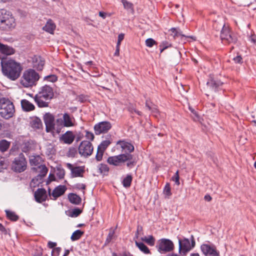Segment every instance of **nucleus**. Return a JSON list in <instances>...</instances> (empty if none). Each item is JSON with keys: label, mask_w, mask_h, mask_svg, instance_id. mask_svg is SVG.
Instances as JSON below:
<instances>
[{"label": "nucleus", "mask_w": 256, "mask_h": 256, "mask_svg": "<svg viewBox=\"0 0 256 256\" xmlns=\"http://www.w3.org/2000/svg\"><path fill=\"white\" fill-rule=\"evenodd\" d=\"M1 66L3 74L13 81L20 76L23 69L20 63L12 59L2 60Z\"/></svg>", "instance_id": "nucleus-1"}, {"label": "nucleus", "mask_w": 256, "mask_h": 256, "mask_svg": "<svg viewBox=\"0 0 256 256\" xmlns=\"http://www.w3.org/2000/svg\"><path fill=\"white\" fill-rule=\"evenodd\" d=\"M40 76L34 70L29 68L25 70L21 76L20 83L26 88H29L36 86L38 80Z\"/></svg>", "instance_id": "nucleus-2"}, {"label": "nucleus", "mask_w": 256, "mask_h": 256, "mask_svg": "<svg viewBox=\"0 0 256 256\" xmlns=\"http://www.w3.org/2000/svg\"><path fill=\"white\" fill-rule=\"evenodd\" d=\"M16 20L12 14L5 9L0 10V29L10 30L16 26Z\"/></svg>", "instance_id": "nucleus-3"}, {"label": "nucleus", "mask_w": 256, "mask_h": 256, "mask_svg": "<svg viewBox=\"0 0 256 256\" xmlns=\"http://www.w3.org/2000/svg\"><path fill=\"white\" fill-rule=\"evenodd\" d=\"M15 112L13 103L8 98H0V115L6 119L13 116Z\"/></svg>", "instance_id": "nucleus-4"}, {"label": "nucleus", "mask_w": 256, "mask_h": 256, "mask_svg": "<svg viewBox=\"0 0 256 256\" xmlns=\"http://www.w3.org/2000/svg\"><path fill=\"white\" fill-rule=\"evenodd\" d=\"M27 162L22 154H20L18 157L16 158L12 164V170L18 172L25 170Z\"/></svg>", "instance_id": "nucleus-5"}, {"label": "nucleus", "mask_w": 256, "mask_h": 256, "mask_svg": "<svg viewBox=\"0 0 256 256\" xmlns=\"http://www.w3.org/2000/svg\"><path fill=\"white\" fill-rule=\"evenodd\" d=\"M192 243H190V240L188 238H184L182 240H178L179 252L182 255H185L194 246L195 242L194 236H191Z\"/></svg>", "instance_id": "nucleus-6"}, {"label": "nucleus", "mask_w": 256, "mask_h": 256, "mask_svg": "<svg viewBox=\"0 0 256 256\" xmlns=\"http://www.w3.org/2000/svg\"><path fill=\"white\" fill-rule=\"evenodd\" d=\"M220 38L222 40L228 44L235 43L237 40L236 38L230 31L229 26L224 24L221 30Z\"/></svg>", "instance_id": "nucleus-7"}, {"label": "nucleus", "mask_w": 256, "mask_h": 256, "mask_svg": "<svg viewBox=\"0 0 256 256\" xmlns=\"http://www.w3.org/2000/svg\"><path fill=\"white\" fill-rule=\"evenodd\" d=\"M158 250L161 253L169 252L173 250L174 245L172 241L168 239L160 240L158 246Z\"/></svg>", "instance_id": "nucleus-8"}, {"label": "nucleus", "mask_w": 256, "mask_h": 256, "mask_svg": "<svg viewBox=\"0 0 256 256\" xmlns=\"http://www.w3.org/2000/svg\"><path fill=\"white\" fill-rule=\"evenodd\" d=\"M132 156L130 154H122L118 156H110L108 158V162L114 166H118L119 164L132 159Z\"/></svg>", "instance_id": "nucleus-9"}, {"label": "nucleus", "mask_w": 256, "mask_h": 256, "mask_svg": "<svg viewBox=\"0 0 256 256\" xmlns=\"http://www.w3.org/2000/svg\"><path fill=\"white\" fill-rule=\"evenodd\" d=\"M93 151L91 143L88 140L82 141L78 148V152L81 156H90Z\"/></svg>", "instance_id": "nucleus-10"}, {"label": "nucleus", "mask_w": 256, "mask_h": 256, "mask_svg": "<svg viewBox=\"0 0 256 256\" xmlns=\"http://www.w3.org/2000/svg\"><path fill=\"white\" fill-rule=\"evenodd\" d=\"M111 142L110 138L108 137L103 140L98 146L97 148V161L102 160L104 151Z\"/></svg>", "instance_id": "nucleus-11"}, {"label": "nucleus", "mask_w": 256, "mask_h": 256, "mask_svg": "<svg viewBox=\"0 0 256 256\" xmlns=\"http://www.w3.org/2000/svg\"><path fill=\"white\" fill-rule=\"evenodd\" d=\"M44 98L48 100H51L54 96L53 89L51 86L47 84L42 86L38 94Z\"/></svg>", "instance_id": "nucleus-12"}, {"label": "nucleus", "mask_w": 256, "mask_h": 256, "mask_svg": "<svg viewBox=\"0 0 256 256\" xmlns=\"http://www.w3.org/2000/svg\"><path fill=\"white\" fill-rule=\"evenodd\" d=\"M54 116L50 113L46 114L44 116V120L46 126V132H52L54 128Z\"/></svg>", "instance_id": "nucleus-13"}, {"label": "nucleus", "mask_w": 256, "mask_h": 256, "mask_svg": "<svg viewBox=\"0 0 256 256\" xmlns=\"http://www.w3.org/2000/svg\"><path fill=\"white\" fill-rule=\"evenodd\" d=\"M201 250L203 254L206 256H218V252L214 247L208 244H202Z\"/></svg>", "instance_id": "nucleus-14"}, {"label": "nucleus", "mask_w": 256, "mask_h": 256, "mask_svg": "<svg viewBox=\"0 0 256 256\" xmlns=\"http://www.w3.org/2000/svg\"><path fill=\"white\" fill-rule=\"evenodd\" d=\"M33 67L38 70H42L44 64V61L42 57L34 56L32 58Z\"/></svg>", "instance_id": "nucleus-15"}, {"label": "nucleus", "mask_w": 256, "mask_h": 256, "mask_svg": "<svg viewBox=\"0 0 256 256\" xmlns=\"http://www.w3.org/2000/svg\"><path fill=\"white\" fill-rule=\"evenodd\" d=\"M112 127L111 124L106 121L99 122L97 124V132H106Z\"/></svg>", "instance_id": "nucleus-16"}, {"label": "nucleus", "mask_w": 256, "mask_h": 256, "mask_svg": "<svg viewBox=\"0 0 256 256\" xmlns=\"http://www.w3.org/2000/svg\"><path fill=\"white\" fill-rule=\"evenodd\" d=\"M47 197L46 191L44 188H38L34 192V198L36 202H42L46 200Z\"/></svg>", "instance_id": "nucleus-17"}, {"label": "nucleus", "mask_w": 256, "mask_h": 256, "mask_svg": "<svg viewBox=\"0 0 256 256\" xmlns=\"http://www.w3.org/2000/svg\"><path fill=\"white\" fill-rule=\"evenodd\" d=\"M42 96L36 94L34 97V101L37 104L40 108L48 107V100H50L46 99V98L41 96Z\"/></svg>", "instance_id": "nucleus-18"}, {"label": "nucleus", "mask_w": 256, "mask_h": 256, "mask_svg": "<svg viewBox=\"0 0 256 256\" xmlns=\"http://www.w3.org/2000/svg\"><path fill=\"white\" fill-rule=\"evenodd\" d=\"M64 127H65V126L62 118H58L54 124V128L51 132L53 134L55 133L60 134Z\"/></svg>", "instance_id": "nucleus-19"}, {"label": "nucleus", "mask_w": 256, "mask_h": 256, "mask_svg": "<svg viewBox=\"0 0 256 256\" xmlns=\"http://www.w3.org/2000/svg\"><path fill=\"white\" fill-rule=\"evenodd\" d=\"M66 166L70 170L73 177L82 176L84 170L80 167H74L72 164L69 163L67 164Z\"/></svg>", "instance_id": "nucleus-20"}, {"label": "nucleus", "mask_w": 256, "mask_h": 256, "mask_svg": "<svg viewBox=\"0 0 256 256\" xmlns=\"http://www.w3.org/2000/svg\"><path fill=\"white\" fill-rule=\"evenodd\" d=\"M20 104L24 112H30L34 110L35 108L34 106L26 100H22Z\"/></svg>", "instance_id": "nucleus-21"}, {"label": "nucleus", "mask_w": 256, "mask_h": 256, "mask_svg": "<svg viewBox=\"0 0 256 256\" xmlns=\"http://www.w3.org/2000/svg\"><path fill=\"white\" fill-rule=\"evenodd\" d=\"M74 136L72 132L70 131L66 132L61 137V140L65 143L68 144H72L74 140Z\"/></svg>", "instance_id": "nucleus-22"}, {"label": "nucleus", "mask_w": 256, "mask_h": 256, "mask_svg": "<svg viewBox=\"0 0 256 256\" xmlns=\"http://www.w3.org/2000/svg\"><path fill=\"white\" fill-rule=\"evenodd\" d=\"M66 187L64 186H59L54 189L52 195L54 198H56L62 195L66 190Z\"/></svg>", "instance_id": "nucleus-23"}, {"label": "nucleus", "mask_w": 256, "mask_h": 256, "mask_svg": "<svg viewBox=\"0 0 256 256\" xmlns=\"http://www.w3.org/2000/svg\"><path fill=\"white\" fill-rule=\"evenodd\" d=\"M0 52L6 55H11L14 53V50L12 47L0 43Z\"/></svg>", "instance_id": "nucleus-24"}, {"label": "nucleus", "mask_w": 256, "mask_h": 256, "mask_svg": "<svg viewBox=\"0 0 256 256\" xmlns=\"http://www.w3.org/2000/svg\"><path fill=\"white\" fill-rule=\"evenodd\" d=\"M42 28L46 32L52 34L56 28V25L51 20H49Z\"/></svg>", "instance_id": "nucleus-25"}, {"label": "nucleus", "mask_w": 256, "mask_h": 256, "mask_svg": "<svg viewBox=\"0 0 256 256\" xmlns=\"http://www.w3.org/2000/svg\"><path fill=\"white\" fill-rule=\"evenodd\" d=\"M120 144L121 148L128 152H131L134 150V146L124 141H119L117 144Z\"/></svg>", "instance_id": "nucleus-26"}, {"label": "nucleus", "mask_w": 256, "mask_h": 256, "mask_svg": "<svg viewBox=\"0 0 256 256\" xmlns=\"http://www.w3.org/2000/svg\"><path fill=\"white\" fill-rule=\"evenodd\" d=\"M206 84L208 86L212 88L214 90H216L218 87L222 84V82L211 79L207 82Z\"/></svg>", "instance_id": "nucleus-27"}, {"label": "nucleus", "mask_w": 256, "mask_h": 256, "mask_svg": "<svg viewBox=\"0 0 256 256\" xmlns=\"http://www.w3.org/2000/svg\"><path fill=\"white\" fill-rule=\"evenodd\" d=\"M170 31L171 32V35L174 38L181 36L182 38H186L185 35L182 34V32L179 28H172Z\"/></svg>", "instance_id": "nucleus-28"}, {"label": "nucleus", "mask_w": 256, "mask_h": 256, "mask_svg": "<svg viewBox=\"0 0 256 256\" xmlns=\"http://www.w3.org/2000/svg\"><path fill=\"white\" fill-rule=\"evenodd\" d=\"M62 119L66 127L71 126L73 125L72 120L68 114H64Z\"/></svg>", "instance_id": "nucleus-29"}, {"label": "nucleus", "mask_w": 256, "mask_h": 256, "mask_svg": "<svg viewBox=\"0 0 256 256\" xmlns=\"http://www.w3.org/2000/svg\"><path fill=\"white\" fill-rule=\"evenodd\" d=\"M136 246L138 248L144 253L148 254L150 253V250L142 242H135Z\"/></svg>", "instance_id": "nucleus-30"}, {"label": "nucleus", "mask_w": 256, "mask_h": 256, "mask_svg": "<svg viewBox=\"0 0 256 256\" xmlns=\"http://www.w3.org/2000/svg\"><path fill=\"white\" fill-rule=\"evenodd\" d=\"M68 198L70 202L74 204H78L81 201V198L78 195L74 194H70Z\"/></svg>", "instance_id": "nucleus-31"}, {"label": "nucleus", "mask_w": 256, "mask_h": 256, "mask_svg": "<svg viewBox=\"0 0 256 256\" xmlns=\"http://www.w3.org/2000/svg\"><path fill=\"white\" fill-rule=\"evenodd\" d=\"M140 240L150 246H153L154 244L155 239L152 236L142 237Z\"/></svg>", "instance_id": "nucleus-32"}, {"label": "nucleus", "mask_w": 256, "mask_h": 256, "mask_svg": "<svg viewBox=\"0 0 256 256\" xmlns=\"http://www.w3.org/2000/svg\"><path fill=\"white\" fill-rule=\"evenodd\" d=\"M108 170L109 168L106 164H100L98 166V172L103 176L108 174Z\"/></svg>", "instance_id": "nucleus-33"}, {"label": "nucleus", "mask_w": 256, "mask_h": 256, "mask_svg": "<svg viewBox=\"0 0 256 256\" xmlns=\"http://www.w3.org/2000/svg\"><path fill=\"white\" fill-rule=\"evenodd\" d=\"M146 107L149 110H151L154 114H157L158 111L156 106L150 102L146 101Z\"/></svg>", "instance_id": "nucleus-34"}, {"label": "nucleus", "mask_w": 256, "mask_h": 256, "mask_svg": "<svg viewBox=\"0 0 256 256\" xmlns=\"http://www.w3.org/2000/svg\"><path fill=\"white\" fill-rule=\"evenodd\" d=\"M30 162L32 166H38L41 162V158L39 156H32L30 158Z\"/></svg>", "instance_id": "nucleus-35"}, {"label": "nucleus", "mask_w": 256, "mask_h": 256, "mask_svg": "<svg viewBox=\"0 0 256 256\" xmlns=\"http://www.w3.org/2000/svg\"><path fill=\"white\" fill-rule=\"evenodd\" d=\"M40 174L38 176V177H40V178L46 176L48 172V168L44 165H40L38 167Z\"/></svg>", "instance_id": "nucleus-36"}, {"label": "nucleus", "mask_w": 256, "mask_h": 256, "mask_svg": "<svg viewBox=\"0 0 256 256\" xmlns=\"http://www.w3.org/2000/svg\"><path fill=\"white\" fill-rule=\"evenodd\" d=\"M6 212L7 217L11 220L16 221L18 220V216L14 212L6 210Z\"/></svg>", "instance_id": "nucleus-37"}, {"label": "nucleus", "mask_w": 256, "mask_h": 256, "mask_svg": "<svg viewBox=\"0 0 256 256\" xmlns=\"http://www.w3.org/2000/svg\"><path fill=\"white\" fill-rule=\"evenodd\" d=\"M31 125L34 128L38 129L42 126V123L40 119L36 118L32 121Z\"/></svg>", "instance_id": "nucleus-38"}, {"label": "nucleus", "mask_w": 256, "mask_h": 256, "mask_svg": "<svg viewBox=\"0 0 256 256\" xmlns=\"http://www.w3.org/2000/svg\"><path fill=\"white\" fill-rule=\"evenodd\" d=\"M84 232L80 230H76L73 232L71 236V240L73 241L78 240L83 234Z\"/></svg>", "instance_id": "nucleus-39"}, {"label": "nucleus", "mask_w": 256, "mask_h": 256, "mask_svg": "<svg viewBox=\"0 0 256 256\" xmlns=\"http://www.w3.org/2000/svg\"><path fill=\"white\" fill-rule=\"evenodd\" d=\"M10 146V143L6 140H2L0 142V150L6 151Z\"/></svg>", "instance_id": "nucleus-40"}, {"label": "nucleus", "mask_w": 256, "mask_h": 256, "mask_svg": "<svg viewBox=\"0 0 256 256\" xmlns=\"http://www.w3.org/2000/svg\"><path fill=\"white\" fill-rule=\"evenodd\" d=\"M132 180V177L130 175H128L122 182L123 186L126 188H128L130 186Z\"/></svg>", "instance_id": "nucleus-41"}, {"label": "nucleus", "mask_w": 256, "mask_h": 256, "mask_svg": "<svg viewBox=\"0 0 256 256\" xmlns=\"http://www.w3.org/2000/svg\"><path fill=\"white\" fill-rule=\"evenodd\" d=\"M114 230L113 228H112L110 230L108 234L106 240V244L109 243L113 238L114 236Z\"/></svg>", "instance_id": "nucleus-42"}, {"label": "nucleus", "mask_w": 256, "mask_h": 256, "mask_svg": "<svg viewBox=\"0 0 256 256\" xmlns=\"http://www.w3.org/2000/svg\"><path fill=\"white\" fill-rule=\"evenodd\" d=\"M124 8L126 10H133V4L131 2H128L126 0H121Z\"/></svg>", "instance_id": "nucleus-43"}, {"label": "nucleus", "mask_w": 256, "mask_h": 256, "mask_svg": "<svg viewBox=\"0 0 256 256\" xmlns=\"http://www.w3.org/2000/svg\"><path fill=\"white\" fill-rule=\"evenodd\" d=\"M55 152V150L54 149V148L53 146L51 144H48L46 146V153L48 155L50 154H53Z\"/></svg>", "instance_id": "nucleus-44"}, {"label": "nucleus", "mask_w": 256, "mask_h": 256, "mask_svg": "<svg viewBox=\"0 0 256 256\" xmlns=\"http://www.w3.org/2000/svg\"><path fill=\"white\" fill-rule=\"evenodd\" d=\"M44 80L54 82L57 80V77L54 74L49 75L45 76L44 78Z\"/></svg>", "instance_id": "nucleus-45"}, {"label": "nucleus", "mask_w": 256, "mask_h": 256, "mask_svg": "<svg viewBox=\"0 0 256 256\" xmlns=\"http://www.w3.org/2000/svg\"><path fill=\"white\" fill-rule=\"evenodd\" d=\"M82 212V210L78 208H74L72 210L70 216L72 217H76Z\"/></svg>", "instance_id": "nucleus-46"}, {"label": "nucleus", "mask_w": 256, "mask_h": 256, "mask_svg": "<svg viewBox=\"0 0 256 256\" xmlns=\"http://www.w3.org/2000/svg\"><path fill=\"white\" fill-rule=\"evenodd\" d=\"M164 193L168 196H170L172 194L170 192V187L168 183H167L166 184L164 190Z\"/></svg>", "instance_id": "nucleus-47"}, {"label": "nucleus", "mask_w": 256, "mask_h": 256, "mask_svg": "<svg viewBox=\"0 0 256 256\" xmlns=\"http://www.w3.org/2000/svg\"><path fill=\"white\" fill-rule=\"evenodd\" d=\"M146 44L147 46L151 48L154 44H156V42L152 38H150L146 40Z\"/></svg>", "instance_id": "nucleus-48"}, {"label": "nucleus", "mask_w": 256, "mask_h": 256, "mask_svg": "<svg viewBox=\"0 0 256 256\" xmlns=\"http://www.w3.org/2000/svg\"><path fill=\"white\" fill-rule=\"evenodd\" d=\"M85 132V136L86 139L88 140H93L94 138V135L92 133L88 132V131H84Z\"/></svg>", "instance_id": "nucleus-49"}, {"label": "nucleus", "mask_w": 256, "mask_h": 256, "mask_svg": "<svg viewBox=\"0 0 256 256\" xmlns=\"http://www.w3.org/2000/svg\"><path fill=\"white\" fill-rule=\"evenodd\" d=\"M128 111L132 113L135 112L141 116L142 112L138 110H136L133 106H130L128 108Z\"/></svg>", "instance_id": "nucleus-50"}, {"label": "nucleus", "mask_w": 256, "mask_h": 256, "mask_svg": "<svg viewBox=\"0 0 256 256\" xmlns=\"http://www.w3.org/2000/svg\"><path fill=\"white\" fill-rule=\"evenodd\" d=\"M172 180L175 182L176 184H180L178 172L177 171L175 176L172 178Z\"/></svg>", "instance_id": "nucleus-51"}, {"label": "nucleus", "mask_w": 256, "mask_h": 256, "mask_svg": "<svg viewBox=\"0 0 256 256\" xmlns=\"http://www.w3.org/2000/svg\"><path fill=\"white\" fill-rule=\"evenodd\" d=\"M170 44L168 42L164 41L162 42L160 46V48H164L166 49L170 47Z\"/></svg>", "instance_id": "nucleus-52"}, {"label": "nucleus", "mask_w": 256, "mask_h": 256, "mask_svg": "<svg viewBox=\"0 0 256 256\" xmlns=\"http://www.w3.org/2000/svg\"><path fill=\"white\" fill-rule=\"evenodd\" d=\"M192 118H193L194 120L195 121H200V118L198 116V114L196 113V112H194L192 114Z\"/></svg>", "instance_id": "nucleus-53"}, {"label": "nucleus", "mask_w": 256, "mask_h": 256, "mask_svg": "<svg viewBox=\"0 0 256 256\" xmlns=\"http://www.w3.org/2000/svg\"><path fill=\"white\" fill-rule=\"evenodd\" d=\"M124 34H120L118 36V40L117 42L116 45L120 46L121 42L124 40Z\"/></svg>", "instance_id": "nucleus-54"}, {"label": "nucleus", "mask_w": 256, "mask_h": 256, "mask_svg": "<svg viewBox=\"0 0 256 256\" xmlns=\"http://www.w3.org/2000/svg\"><path fill=\"white\" fill-rule=\"evenodd\" d=\"M98 15L103 19H105L107 16H110V15L108 13L104 12H98Z\"/></svg>", "instance_id": "nucleus-55"}, {"label": "nucleus", "mask_w": 256, "mask_h": 256, "mask_svg": "<svg viewBox=\"0 0 256 256\" xmlns=\"http://www.w3.org/2000/svg\"><path fill=\"white\" fill-rule=\"evenodd\" d=\"M242 58L240 56H237L233 58V60L236 63H240L242 62Z\"/></svg>", "instance_id": "nucleus-56"}, {"label": "nucleus", "mask_w": 256, "mask_h": 256, "mask_svg": "<svg viewBox=\"0 0 256 256\" xmlns=\"http://www.w3.org/2000/svg\"><path fill=\"white\" fill-rule=\"evenodd\" d=\"M142 231V228L141 226H138L137 228V232L136 234V236L138 238V235L140 234Z\"/></svg>", "instance_id": "nucleus-57"}, {"label": "nucleus", "mask_w": 256, "mask_h": 256, "mask_svg": "<svg viewBox=\"0 0 256 256\" xmlns=\"http://www.w3.org/2000/svg\"><path fill=\"white\" fill-rule=\"evenodd\" d=\"M56 244L54 242H48V246L50 248H54V247H55L56 246Z\"/></svg>", "instance_id": "nucleus-58"}, {"label": "nucleus", "mask_w": 256, "mask_h": 256, "mask_svg": "<svg viewBox=\"0 0 256 256\" xmlns=\"http://www.w3.org/2000/svg\"><path fill=\"white\" fill-rule=\"evenodd\" d=\"M76 152V150L75 148L70 149V154L72 156H74Z\"/></svg>", "instance_id": "nucleus-59"}, {"label": "nucleus", "mask_w": 256, "mask_h": 256, "mask_svg": "<svg viewBox=\"0 0 256 256\" xmlns=\"http://www.w3.org/2000/svg\"><path fill=\"white\" fill-rule=\"evenodd\" d=\"M250 40L251 42L254 43L256 46V35L252 36Z\"/></svg>", "instance_id": "nucleus-60"}, {"label": "nucleus", "mask_w": 256, "mask_h": 256, "mask_svg": "<svg viewBox=\"0 0 256 256\" xmlns=\"http://www.w3.org/2000/svg\"><path fill=\"white\" fill-rule=\"evenodd\" d=\"M120 46H118L116 45V52H114V55L115 56H118L119 55V53H120Z\"/></svg>", "instance_id": "nucleus-61"}, {"label": "nucleus", "mask_w": 256, "mask_h": 256, "mask_svg": "<svg viewBox=\"0 0 256 256\" xmlns=\"http://www.w3.org/2000/svg\"><path fill=\"white\" fill-rule=\"evenodd\" d=\"M204 198L208 202L212 200V197L210 195H206Z\"/></svg>", "instance_id": "nucleus-62"}, {"label": "nucleus", "mask_w": 256, "mask_h": 256, "mask_svg": "<svg viewBox=\"0 0 256 256\" xmlns=\"http://www.w3.org/2000/svg\"><path fill=\"white\" fill-rule=\"evenodd\" d=\"M64 175V172L63 170H60V178H62Z\"/></svg>", "instance_id": "nucleus-63"}, {"label": "nucleus", "mask_w": 256, "mask_h": 256, "mask_svg": "<svg viewBox=\"0 0 256 256\" xmlns=\"http://www.w3.org/2000/svg\"><path fill=\"white\" fill-rule=\"evenodd\" d=\"M0 230L2 232L5 231V228L1 224H0Z\"/></svg>", "instance_id": "nucleus-64"}]
</instances>
